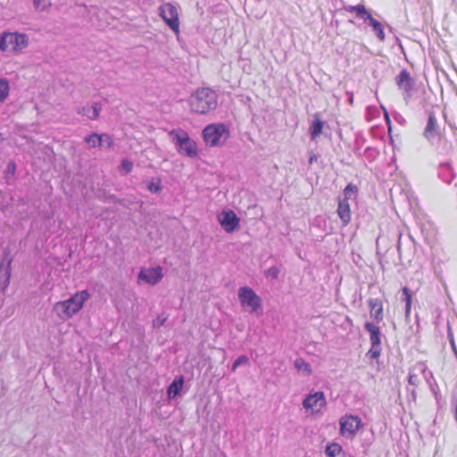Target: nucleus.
Segmentation results:
<instances>
[{"instance_id":"c85d7f7f","label":"nucleus","mask_w":457,"mask_h":457,"mask_svg":"<svg viewBox=\"0 0 457 457\" xmlns=\"http://www.w3.org/2000/svg\"><path fill=\"white\" fill-rule=\"evenodd\" d=\"M379 154V152L377 148L368 146L365 148L363 152V156L369 161L373 162Z\"/></svg>"},{"instance_id":"ddd939ff","label":"nucleus","mask_w":457,"mask_h":457,"mask_svg":"<svg viewBox=\"0 0 457 457\" xmlns=\"http://www.w3.org/2000/svg\"><path fill=\"white\" fill-rule=\"evenodd\" d=\"M163 277L162 269L160 266L142 269L138 273V279L150 285H156Z\"/></svg>"},{"instance_id":"bb28decb","label":"nucleus","mask_w":457,"mask_h":457,"mask_svg":"<svg viewBox=\"0 0 457 457\" xmlns=\"http://www.w3.org/2000/svg\"><path fill=\"white\" fill-rule=\"evenodd\" d=\"M365 142H366V138L364 137V136L362 134L359 133L355 136L354 149H353V152L355 154L361 155V150L362 146L364 145Z\"/></svg>"},{"instance_id":"0eeeda50","label":"nucleus","mask_w":457,"mask_h":457,"mask_svg":"<svg viewBox=\"0 0 457 457\" xmlns=\"http://www.w3.org/2000/svg\"><path fill=\"white\" fill-rule=\"evenodd\" d=\"M158 13L170 30L178 35L180 25L178 7L172 3L166 2L158 7Z\"/></svg>"},{"instance_id":"7ed1b4c3","label":"nucleus","mask_w":457,"mask_h":457,"mask_svg":"<svg viewBox=\"0 0 457 457\" xmlns=\"http://www.w3.org/2000/svg\"><path fill=\"white\" fill-rule=\"evenodd\" d=\"M169 137L180 154H184L191 158L196 156V143L189 137L188 134L185 130L181 129H172L170 131Z\"/></svg>"},{"instance_id":"de8ad7c7","label":"nucleus","mask_w":457,"mask_h":457,"mask_svg":"<svg viewBox=\"0 0 457 457\" xmlns=\"http://www.w3.org/2000/svg\"><path fill=\"white\" fill-rule=\"evenodd\" d=\"M2 266H3V263H0V272H1V271H2V270H3Z\"/></svg>"},{"instance_id":"2eb2a0df","label":"nucleus","mask_w":457,"mask_h":457,"mask_svg":"<svg viewBox=\"0 0 457 457\" xmlns=\"http://www.w3.org/2000/svg\"><path fill=\"white\" fill-rule=\"evenodd\" d=\"M101 110L102 104L100 103H94L92 105L78 107L77 112L86 116L88 120H95L98 119Z\"/></svg>"},{"instance_id":"f257e3e1","label":"nucleus","mask_w":457,"mask_h":457,"mask_svg":"<svg viewBox=\"0 0 457 457\" xmlns=\"http://www.w3.org/2000/svg\"><path fill=\"white\" fill-rule=\"evenodd\" d=\"M217 94L209 87L197 89L189 98L191 111L198 114H205L216 109Z\"/></svg>"},{"instance_id":"6e6552de","label":"nucleus","mask_w":457,"mask_h":457,"mask_svg":"<svg viewBox=\"0 0 457 457\" xmlns=\"http://www.w3.org/2000/svg\"><path fill=\"white\" fill-rule=\"evenodd\" d=\"M364 328L370 333V340L371 347L369 350L367 355L370 359H376L380 355L381 353V333L378 326L372 322H366Z\"/></svg>"},{"instance_id":"c03bdc74","label":"nucleus","mask_w":457,"mask_h":457,"mask_svg":"<svg viewBox=\"0 0 457 457\" xmlns=\"http://www.w3.org/2000/svg\"><path fill=\"white\" fill-rule=\"evenodd\" d=\"M163 322H164V320H162V321L157 320V323H158V325H157V326H162V325L163 324Z\"/></svg>"},{"instance_id":"2f4dec72","label":"nucleus","mask_w":457,"mask_h":457,"mask_svg":"<svg viewBox=\"0 0 457 457\" xmlns=\"http://www.w3.org/2000/svg\"><path fill=\"white\" fill-rule=\"evenodd\" d=\"M355 13L358 18L367 21V16H371L363 4H357Z\"/></svg>"},{"instance_id":"393cba45","label":"nucleus","mask_w":457,"mask_h":457,"mask_svg":"<svg viewBox=\"0 0 457 457\" xmlns=\"http://www.w3.org/2000/svg\"><path fill=\"white\" fill-rule=\"evenodd\" d=\"M358 188L355 185L350 183L344 189V197L341 200L348 202L350 199H354L357 195Z\"/></svg>"},{"instance_id":"9b49d317","label":"nucleus","mask_w":457,"mask_h":457,"mask_svg":"<svg viewBox=\"0 0 457 457\" xmlns=\"http://www.w3.org/2000/svg\"><path fill=\"white\" fill-rule=\"evenodd\" d=\"M395 83L399 89L403 91L405 99L411 97L415 81L407 70L403 69L400 71L395 78Z\"/></svg>"},{"instance_id":"423d86ee","label":"nucleus","mask_w":457,"mask_h":457,"mask_svg":"<svg viewBox=\"0 0 457 457\" xmlns=\"http://www.w3.org/2000/svg\"><path fill=\"white\" fill-rule=\"evenodd\" d=\"M238 300L242 307L251 313L258 315L259 310L262 308V298L249 287H241L238 289Z\"/></svg>"},{"instance_id":"39448f33","label":"nucleus","mask_w":457,"mask_h":457,"mask_svg":"<svg viewBox=\"0 0 457 457\" xmlns=\"http://www.w3.org/2000/svg\"><path fill=\"white\" fill-rule=\"evenodd\" d=\"M29 46V37L24 33L3 32L0 34L1 52H21Z\"/></svg>"},{"instance_id":"cd10ccee","label":"nucleus","mask_w":457,"mask_h":457,"mask_svg":"<svg viewBox=\"0 0 457 457\" xmlns=\"http://www.w3.org/2000/svg\"><path fill=\"white\" fill-rule=\"evenodd\" d=\"M9 83L6 79H0V103L4 102L9 95Z\"/></svg>"},{"instance_id":"1a4fd4ad","label":"nucleus","mask_w":457,"mask_h":457,"mask_svg":"<svg viewBox=\"0 0 457 457\" xmlns=\"http://www.w3.org/2000/svg\"><path fill=\"white\" fill-rule=\"evenodd\" d=\"M340 433L345 437H353L361 425V420L357 416L346 415L340 419Z\"/></svg>"},{"instance_id":"b1692460","label":"nucleus","mask_w":457,"mask_h":457,"mask_svg":"<svg viewBox=\"0 0 457 457\" xmlns=\"http://www.w3.org/2000/svg\"><path fill=\"white\" fill-rule=\"evenodd\" d=\"M323 125V121L320 120L319 118H315L312 120L310 128L311 138L312 140L315 139L321 133Z\"/></svg>"},{"instance_id":"a19ab883","label":"nucleus","mask_w":457,"mask_h":457,"mask_svg":"<svg viewBox=\"0 0 457 457\" xmlns=\"http://www.w3.org/2000/svg\"><path fill=\"white\" fill-rule=\"evenodd\" d=\"M317 155L312 152L309 157V164H312L314 162L317 161Z\"/></svg>"},{"instance_id":"f8f14e48","label":"nucleus","mask_w":457,"mask_h":457,"mask_svg":"<svg viewBox=\"0 0 457 457\" xmlns=\"http://www.w3.org/2000/svg\"><path fill=\"white\" fill-rule=\"evenodd\" d=\"M423 136L426 139H428L431 144H435L441 138V134L439 131V127L437 125V120L436 115L433 112H429L428 122L426 128L423 132Z\"/></svg>"},{"instance_id":"f03ea898","label":"nucleus","mask_w":457,"mask_h":457,"mask_svg":"<svg viewBox=\"0 0 457 457\" xmlns=\"http://www.w3.org/2000/svg\"><path fill=\"white\" fill-rule=\"evenodd\" d=\"M90 297L87 290L77 292L71 298L58 302L54 306V312L62 320H67L79 312L84 303Z\"/></svg>"},{"instance_id":"e433bc0d","label":"nucleus","mask_w":457,"mask_h":457,"mask_svg":"<svg viewBox=\"0 0 457 457\" xmlns=\"http://www.w3.org/2000/svg\"><path fill=\"white\" fill-rule=\"evenodd\" d=\"M121 170H125V173H129L133 169V164L130 161L124 159L120 164Z\"/></svg>"},{"instance_id":"4be33fe9","label":"nucleus","mask_w":457,"mask_h":457,"mask_svg":"<svg viewBox=\"0 0 457 457\" xmlns=\"http://www.w3.org/2000/svg\"><path fill=\"white\" fill-rule=\"evenodd\" d=\"M325 453L328 457H338L345 453L339 444L331 443L326 446Z\"/></svg>"},{"instance_id":"72a5a7b5","label":"nucleus","mask_w":457,"mask_h":457,"mask_svg":"<svg viewBox=\"0 0 457 457\" xmlns=\"http://www.w3.org/2000/svg\"><path fill=\"white\" fill-rule=\"evenodd\" d=\"M279 269L277 266H272L265 270V276L272 280L277 279L279 275Z\"/></svg>"},{"instance_id":"c756f323","label":"nucleus","mask_w":457,"mask_h":457,"mask_svg":"<svg viewBox=\"0 0 457 457\" xmlns=\"http://www.w3.org/2000/svg\"><path fill=\"white\" fill-rule=\"evenodd\" d=\"M241 365H250L249 358L246 355H240L236 359L231 366V370L234 372Z\"/></svg>"},{"instance_id":"58836bf2","label":"nucleus","mask_w":457,"mask_h":457,"mask_svg":"<svg viewBox=\"0 0 457 457\" xmlns=\"http://www.w3.org/2000/svg\"><path fill=\"white\" fill-rule=\"evenodd\" d=\"M447 337H448L450 345H453V344H455V342H454V338H453V334L452 328H451L449 324H448V328H447Z\"/></svg>"},{"instance_id":"79ce46f5","label":"nucleus","mask_w":457,"mask_h":457,"mask_svg":"<svg viewBox=\"0 0 457 457\" xmlns=\"http://www.w3.org/2000/svg\"><path fill=\"white\" fill-rule=\"evenodd\" d=\"M345 10L348 12H355L356 5H347L345 6Z\"/></svg>"},{"instance_id":"7c9ffc66","label":"nucleus","mask_w":457,"mask_h":457,"mask_svg":"<svg viewBox=\"0 0 457 457\" xmlns=\"http://www.w3.org/2000/svg\"><path fill=\"white\" fill-rule=\"evenodd\" d=\"M33 5L37 11L43 12L51 5V2L50 0H33Z\"/></svg>"},{"instance_id":"412c9836","label":"nucleus","mask_w":457,"mask_h":457,"mask_svg":"<svg viewBox=\"0 0 457 457\" xmlns=\"http://www.w3.org/2000/svg\"><path fill=\"white\" fill-rule=\"evenodd\" d=\"M402 291L403 301L405 303V317L409 318L411 308L412 293L407 287H403Z\"/></svg>"},{"instance_id":"9d476101","label":"nucleus","mask_w":457,"mask_h":457,"mask_svg":"<svg viewBox=\"0 0 457 457\" xmlns=\"http://www.w3.org/2000/svg\"><path fill=\"white\" fill-rule=\"evenodd\" d=\"M221 228L227 233H232L239 228L240 220L237 214L231 211H222L218 216Z\"/></svg>"},{"instance_id":"f704fd0d","label":"nucleus","mask_w":457,"mask_h":457,"mask_svg":"<svg viewBox=\"0 0 457 457\" xmlns=\"http://www.w3.org/2000/svg\"><path fill=\"white\" fill-rule=\"evenodd\" d=\"M101 146L104 145L106 148H111L113 145V140L110 135L103 133L100 134Z\"/></svg>"},{"instance_id":"a878e982","label":"nucleus","mask_w":457,"mask_h":457,"mask_svg":"<svg viewBox=\"0 0 457 457\" xmlns=\"http://www.w3.org/2000/svg\"><path fill=\"white\" fill-rule=\"evenodd\" d=\"M85 142L88 145L89 147L94 148L96 146H101V138L100 134L98 133H91L85 137Z\"/></svg>"},{"instance_id":"4468645a","label":"nucleus","mask_w":457,"mask_h":457,"mask_svg":"<svg viewBox=\"0 0 457 457\" xmlns=\"http://www.w3.org/2000/svg\"><path fill=\"white\" fill-rule=\"evenodd\" d=\"M326 405V399L323 392H315L314 394H309L303 401V406L304 409H320Z\"/></svg>"},{"instance_id":"6ab92c4d","label":"nucleus","mask_w":457,"mask_h":457,"mask_svg":"<svg viewBox=\"0 0 457 457\" xmlns=\"http://www.w3.org/2000/svg\"><path fill=\"white\" fill-rule=\"evenodd\" d=\"M183 385L184 378L182 376L176 378L168 386V397L170 399H174L177 395H179L182 390Z\"/></svg>"},{"instance_id":"473e14b6","label":"nucleus","mask_w":457,"mask_h":457,"mask_svg":"<svg viewBox=\"0 0 457 457\" xmlns=\"http://www.w3.org/2000/svg\"><path fill=\"white\" fill-rule=\"evenodd\" d=\"M147 189L154 194H157L162 190L161 180L156 179V180H152L147 185Z\"/></svg>"},{"instance_id":"a211bd4d","label":"nucleus","mask_w":457,"mask_h":457,"mask_svg":"<svg viewBox=\"0 0 457 457\" xmlns=\"http://www.w3.org/2000/svg\"><path fill=\"white\" fill-rule=\"evenodd\" d=\"M337 214L344 226H346L351 221V210L349 203L345 200L338 199Z\"/></svg>"},{"instance_id":"4c0bfd02","label":"nucleus","mask_w":457,"mask_h":457,"mask_svg":"<svg viewBox=\"0 0 457 457\" xmlns=\"http://www.w3.org/2000/svg\"><path fill=\"white\" fill-rule=\"evenodd\" d=\"M408 382L410 385L417 386L420 382L418 375L410 373L408 377Z\"/></svg>"},{"instance_id":"c9c22d12","label":"nucleus","mask_w":457,"mask_h":457,"mask_svg":"<svg viewBox=\"0 0 457 457\" xmlns=\"http://www.w3.org/2000/svg\"><path fill=\"white\" fill-rule=\"evenodd\" d=\"M10 264H11V262H9L7 268L4 271L3 278H1V279H3L1 281V284L3 285L4 287H6L9 284V279H10V275H11Z\"/></svg>"},{"instance_id":"37998d69","label":"nucleus","mask_w":457,"mask_h":457,"mask_svg":"<svg viewBox=\"0 0 457 457\" xmlns=\"http://www.w3.org/2000/svg\"><path fill=\"white\" fill-rule=\"evenodd\" d=\"M346 95L348 96V102L350 104H353V93L346 92Z\"/></svg>"},{"instance_id":"dca6fc26","label":"nucleus","mask_w":457,"mask_h":457,"mask_svg":"<svg viewBox=\"0 0 457 457\" xmlns=\"http://www.w3.org/2000/svg\"><path fill=\"white\" fill-rule=\"evenodd\" d=\"M438 178L445 184H451L456 174L453 166L449 162H443L439 164L437 169Z\"/></svg>"},{"instance_id":"aec40b11","label":"nucleus","mask_w":457,"mask_h":457,"mask_svg":"<svg viewBox=\"0 0 457 457\" xmlns=\"http://www.w3.org/2000/svg\"><path fill=\"white\" fill-rule=\"evenodd\" d=\"M367 19H368L367 22H368L369 26L372 28V30L375 33L376 37L380 41H384L386 36H385V32H384V27L381 24V22H379L378 21L374 19L372 16H367Z\"/></svg>"},{"instance_id":"20e7f679","label":"nucleus","mask_w":457,"mask_h":457,"mask_svg":"<svg viewBox=\"0 0 457 457\" xmlns=\"http://www.w3.org/2000/svg\"><path fill=\"white\" fill-rule=\"evenodd\" d=\"M229 137V129L223 123H213L203 130L204 143L209 147L220 146L225 144Z\"/></svg>"},{"instance_id":"a18cd8bd","label":"nucleus","mask_w":457,"mask_h":457,"mask_svg":"<svg viewBox=\"0 0 457 457\" xmlns=\"http://www.w3.org/2000/svg\"><path fill=\"white\" fill-rule=\"evenodd\" d=\"M163 322H164V320H162V321L157 320V323H158V325H157V326H162V325L163 324Z\"/></svg>"},{"instance_id":"49530a36","label":"nucleus","mask_w":457,"mask_h":457,"mask_svg":"<svg viewBox=\"0 0 457 457\" xmlns=\"http://www.w3.org/2000/svg\"><path fill=\"white\" fill-rule=\"evenodd\" d=\"M397 250H398V252L400 253V244H399V243H398V245H397Z\"/></svg>"},{"instance_id":"ea45409f","label":"nucleus","mask_w":457,"mask_h":457,"mask_svg":"<svg viewBox=\"0 0 457 457\" xmlns=\"http://www.w3.org/2000/svg\"><path fill=\"white\" fill-rule=\"evenodd\" d=\"M7 170L9 173H12V174H14L15 170H16V165L13 162H11L8 163L7 165Z\"/></svg>"},{"instance_id":"5701e85b","label":"nucleus","mask_w":457,"mask_h":457,"mask_svg":"<svg viewBox=\"0 0 457 457\" xmlns=\"http://www.w3.org/2000/svg\"><path fill=\"white\" fill-rule=\"evenodd\" d=\"M294 366L297 371L302 372L304 375H310L312 373L311 365L303 358H297L294 361Z\"/></svg>"},{"instance_id":"f3484780","label":"nucleus","mask_w":457,"mask_h":457,"mask_svg":"<svg viewBox=\"0 0 457 457\" xmlns=\"http://www.w3.org/2000/svg\"><path fill=\"white\" fill-rule=\"evenodd\" d=\"M370 316L377 321L383 320V304L378 298H370L368 300Z\"/></svg>"}]
</instances>
